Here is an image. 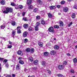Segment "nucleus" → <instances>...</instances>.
Here are the masks:
<instances>
[{
	"instance_id": "1",
	"label": "nucleus",
	"mask_w": 77,
	"mask_h": 77,
	"mask_svg": "<svg viewBox=\"0 0 77 77\" xmlns=\"http://www.w3.org/2000/svg\"><path fill=\"white\" fill-rule=\"evenodd\" d=\"M48 30L50 32H52V33L54 32V29L52 26L50 27L49 28Z\"/></svg>"
},
{
	"instance_id": "2",
	"label": "nucleus",
	"mask_w": 77,
	"mask_h": 77,
	"mask_svg": "<svg viewBox=\"0 0 77 77\" xmlns=\"http://www.w3.org/2000/svg\"><path fill=\"white\" fill-rule=\"evenodd\" d=\"M7 10H8V12L10 13H12V12H13V9L12 8L7 7Z\"/></svg>"
},
{
	"instance_id": "3",
	"label": "nucleus",
	"mask_w": 77,
	"mask_h": 77,
	"mask_svg": "<svg viewBox=\"0 0 77 77\" xmlns=\"http://www.w3.org/2000/svg\"><path fill=\"white\" fill-rule=\"evenodd\" d=\"M32 2V0H27L26 2V4H27V6H30L31 5Z\"/></svg>"
},
{
	"instance_id": "4",
	"label": "nucleus",
	"mask_w": 77,
	"mask_h": 77,
	"mask_svg": "<svg viewBox=\"0 0 77 77\" xmlns=\"http://www.w3.org/2000/svg\"><path fill=\"white\" fill-rule=\"evenodd\" d=\"M20 28H21V27L20 26H18L17 27V33L20 34L21 33V30H20Z\"/></svg>"
},
{
	"instance_id": "5",
	"label": "nucleus",
	"mask_w": 77,
	"mask_h": 77,
	"mask_svg": "<svg viewBox=\"0 0 77 77\" xmlns=\"http://www.w3.org/2000/svg\"><path fill=\"white\" fill-rule=\"evenodd\" d=\"M16 69L17 70H20L21 69V66L20 64H18L16 66Z\"/></svg>"
},
{
	"instance_id": "6",
	"label": "nucleus",
	"mask_w": 77,
	"mask_h": 77,
	"mask_svg": "<svg viewBox=\"0 0 77 77\" xmlns=\"http://www.w3.org/2000/svg\"><path fill=\"white\" fill-rule=\"evenodd\" d=\"M28 34V33L27 32V31H25L23 32V37H26Z\"/></svg>"
},
{
	"instance_id": "7",
	"label": "nucleus",
	"mask_w": 77,
	"mask_h": 77,
	"mask_svg": "<svg viewBox=\"0 0 77 77\" xmlns=\"http://www.w3.org/2000/svg\"><path fill=\"white\" fill-rule=\"evenodd\" d=\"M15 33H16V31L15 30H13V31L12 32V36L14 38V36L15 35Z\"/></svg>"
},
{
	"instance_id": "8",
	"label": "nucleus",
	"mask_w": 77,
	"mask_h": 77,
	"mask_svg": "<svg viewBox=\"0 0 77 77\" xmlns=\"http://www.w3.org/2000/svg\"><path fill=\"white\" fill-rule=\"evenodd\" d=\"M58 68L59 69H63V66L61 65H59L58 66Z\"/></svg>"
},
{
	"instance_id": "9",
	"label": "nucleus",
	"mask_w": 77,
	"mask_h": 77,
	"mask_svg": "<svg viewBox=\"0 0 77 77\" xmlns=\"http://www.w3.org/2000/svg\"><path fill=\"white\" fill-rule=\"evenodd\" d=\"M28 9L29 10H33V6L32 5H30L28 7Z\"/></svg>"
},
{
	"instance_id": "10",
	"label": "nucleus",
	"mask_w": 77,
	"mask_h": 77,
	"mask_svg": "<svg viewBox=\"0 0 77 77\" xmlns=\"http://www.w3.org/2000/svg\"><path fill=\"white\" fill-rule=\"evenodd\" d=\"M63 11L65 12H66L68 11V8L67 7L64 8L63 9Z\"/></svg>"
},
{
	"instance_id": "11",
	"label": "nucleus",
	"mask_w": 77,
	"mask_h": 77,
	"mask_svg": "<svg viewBox=\"0 0 77 77\" xmlns=\"http://www.w3.org/2000/svg\"><path fill=\"white\" fill-rule=\"evenodd\" d=\"M28 60L30 62H33V58L32 57H29L28 58Z\"/></svg>"
},
{
	"instance_id": "12",
	"label": "nucleus",
	"mask_w": 77,
	"mask_h": 77,
	"mask_svg": "<svg viewBox=\"0 0 77 77\" xmlns=\"http://www.w3.org/2000/svg\"><path fill=\"white\" fill-rule=\"evenodd\" d=\"M28 30L29 32H31V31H32L33 30V28L31 26H30L29 27Z\"/></svg>"
},
{
	"instance_id": "13",
	"label": "nucleus",
	"mask_w": 77,
	"mask_h": 77,
	"mask_svg": "<svg viewBox=\"0 0 77 77\" xmlns=\"http://www.w3.org/2000/svg\"><path fill=\"white\" fill-rule=\"evenodd\" d=\"M48 15L49 18H53V15L51 13H48Z\"/></svg>"
},
{
	"instance_id": "14",
	"label": "nucleus",
	"mask_w": 77,
	"mask_h": 77,
	"mask_svg": "<svg viewBox=\"0 0 77 77\" xmlns=\"http://www.w3.org/2000/svg\"><path fill=\"white\" fill-rule=\"evenodd\" d=\"M50 54L52 55H54L56 54L55 51H50Z\"/></svg>"
},
{
	"instance_id": "15",
	"label": "nucleus",
	"mask_w": 77,
	"mask_h": 77,
	"mask_svg": "<svg viewBox=\"0 0 77 77\" xmlns=\"http://www.w3.org/2000/svg\"><path fill=\"white\" fill-rule=\"evenodd\" d=\"M17 54L18 55H20V56H22L23 55L22 52L21 51H18L17 52Z\"/></svg>"
},
{
	"instance_id": "16",
	"label": "nucleus",
	"mask_w": 77,
	"mask_h": 77,
	"mask_svg": "<svg viewBox=\"0 0 77 77\" xmlns=\"http://www.w3.org/2000/svg\"><path fill=\"white\" fill-rule=\"evenodd\" d=\"M59 23L60 24V26H63V23L62 21H60V22Z\"/></svg>"
},
{
	"instance_id": "17",
	"label": "nucleus",
	"mask_w": 77,
	"mask_h": 77,
	"mask_svg": "<svg viewBox=\"0 0 77 77\" xmlns=\"http://www.w3.org/2000/svg\"><path fill=\"white\" fill-rule=\"evenodd\" d=\"M38 45L40 46V47H42L43 46V43L41 42H38Z\"/></svg>"
},
{
	"instance_id": "18",
	"label": "nucleus",
	"mask_w": 77,
	"mask_h": 77,
	"mask_svg": "<svg viewBox=\"0 0 77 77\" xmlns=\"http://www.w3.org/2000/svg\"><path fill=\"white\" fill-rule=\"evenodd\" d=\"M50 9L53 10V9H56V6H52L50 7Z\"/></svg>"
},
{
	"instance_id": "19",
	"label": "nucleus",
	"mask_w": 77,
	"mask_h": 77,
	"mask_svg": "<svg viewBox=\"0 0 77 77\" xmlns=\"http://www.w3.org/2000/svg\"><path fill=\"white\" fill-rule=\"evenodd\" d=\"M30 50H31V49H30V48H27L26 49V51L28 53H29V52H30Z\"/></svg>"
},
{
	"instance_id": "20",
	"label": "nucleus",
	"mask_w": 77,
	"mask_h": 77,
	"mask_svg": "<svg viewBox=\"0 0 77 77\" xmlns=\"http://www.w3.org/2000/svg\"><path fill=\"white\" fill-rule=\"evenodd\" d=\"M29 25L27 24H25L23 25V27L25 29H27L28 28Z\"/></svg>"
},
{
	"instance_id": "21",
	"label": "nucleus",
	"mask_w": 77,
	"mask_h": 77,
	"mask_svg": "<svg viewBox=\"0 0 77 77\" xmlns=\"http://www.w3.org/2000/svg\"><path fill=\"white\" fill-rule=\"evenodd\" d=\"M49 54V53L47 52H45L44 53V55L45 56H47Z\"/></svg>"
},
{
	"instance_id": "22",
	"label": "nucleus",
	"mask_w": 77,
	"mask_h": 77,
	"mask_svg": "<svg viewBox=\"0 0 77 77\" xmlns=\"http://www.w3.org/2000/svg\"><path fill=\"white\" fill-rule=\"evenodd\" d=\"M72 18H75V14L74 13H72Z\"/></svg>"
},
{
	"instance_id": "23",
	"label": "nucleus",
	"mask_w": 77,
	"mask_h": 77,
	"mask_svg": "<svg viewBox=\"0 0 77 77\" xmlns=\"http://www.w3.org/2000/svg\"><path fill=\"white\" fill-rule=\"evenodd\" d=\"M0 3L1 4H2V5H3L5 4V1L4 0H2L1 1Z\"/></svg>"
},
{
	"instance_id": "24",
	"label": "nucleus",
	"mask_w": 77,
	"mask_h": 77,
	"mask_svg": "<svg viewBox=\"0 0 77 77\" xmlns=\"http://www.w3.org/2000/svg\"><path fill=\"white\" fill-rule=\"evenodd\" d=\"M3 13H5V14H8V13H9L8 10H7V8H6V10L3 11Z\"/></svg>"
},
{
	"instance_id": "25",
	"label": "nucleus",
	"mask_w": 77,
	"mask_h": 77,
	"mask_svg": "<svg viewBox=\"0 0 77 77\" xmlns=\"http://www.w3.org/2000/svg\"><path fill=\"white\" fill-rule=\"evenodd\" d=\"M19 63H20V64H21V65H23V64H24V61H22V60H20L19 61Z\"/></svg>"
},
{
	"instance_id": "26",
	"label": "nucleus",
	"mask_w": 77,
	"mask_h": 77,
	"mask_svg": "<svg viewBox=\"0 0 77 77\" xmlns=\"http://www.w3.org/2000/svg\"><path fill=\"white\" fill-rule=\"evenodd\" d=\"M16 24V23L15 21H13L11 22V25H12V26H15Z\"/></svg>"
},
{
	"instance_id": "27",
	"label": "nucleus",
	"mask_w": 77,
	"mask_h": 77,
	"mask_svg": "<svg viewBox=\"0 0 77 77\" xmlns=\"http://www.w3.org/2000/svg\"><path fill=\"white\" fill-rule=\"evenodd\" d=\"M23 20L25 21H28V19L26 17H23Z\"/></svg>"
},
{
	"instance_id": "28",
	"label": "nucleus",
	"mask_w": 77,
	"mask_h": 77,
	"mask_svg": "<svg viewBox=\"0 0 77 77\" xmlns=\"http://www.w3.org/2000/svg\"><path fill=\"white\" fill-rule=\"evenodd\" d=\"M59 46L57 45H56L55 46H54V49H56V50H58V49H59Z\"/></svg>"
},
{
	"instance_id": "29",
	"label": "nucleus",
	"mask_w": 77,
	"mask_h": 77,
	"mask_svg": "<svg viewBox=\"0 0 77 77\" xmlns=\"http://www.w3.org/2000/svg\"><path fill=\"white\" fill-rule=\"evenodd\" d=\"M37 3H39V5H41L42 4V2L41 0H37Z\"/></svg>"
},
{
	"instance_id": "30",
	"label": "nucleus",
	"mask_w": 77,
	"mask_h": 77,
	"mask_svg": "<svg viewBox=\"0 0 77 77\" xmlns=\"http://www.w3.org/2000/svg\"><path fill=\"white\" fill-rule=\"evenodd\" d=\"M41 19V17L39 16H37L36 17V20H40Z\"/></svg>"
},
{
	"instance_id": "31",
	"label": "nucleus",
	"mask_w": 77,
	"mask_h": 77,
	"mask_svg": "<svg viewBox=\"0 0 77 77\" xmlns=\"http://www.w3.org/2000/svg\"><path fill=\"white\" fill-rule=\"evenodd\" d=\"M0 27L1 29H4L5 28V26L2 25Z\"/></svg>"
},
{
	"instance_id": "32",
	"label": "nucleus",
	"mask_w": 77,
	"mask_h": 77,
	"mask_svg": "<svg viewBox=\"0 0 77 77\" xmlns=\"http://www.w3.org/2000/svg\"><path fill=\"white\" fill-rule=\"evenodd\" d=\"M38 9L37 8H35L34 9L33 12H34L35 13L36 12H38Z\"/></svg>"
},
{
	"instance_id": "33",
	"label": "nucleus",
	"mask_w": 77,
	"mask_h": 77,
	"mask_svg": "<svg viewBox=\"0 0 77 77\" xmlns=\"http://www.w3.org/2000/svg\"><path fill=\"white\" fill-rule=\"evenodd\" d=\"M77 62V59L76 58H75L73 59V62H74V63H76Z\"/></svg>"
},
{
	"instance_id": "34",
	"label": "nucleus",
	"mask_w": 77,
	"mask_h": 77,
	"mask_svg": "<svg viewBox=\"0 0 77 77\" xmlns=\"http://www.w3.org/2000/svg\"><path fill=\"white\" fill-rule=\"evenodd\" d=\"M54 27L55 29H59V26L58 25H55L54 26Z\"/></svg>"
},
{
	"instance_id": "35",
	"label": "nucleus",
	"mask_w": 77,
	"mask_h": 77,
	"mask_svg": "<svg viewBox=\"0 0 77 77\" xmlns=\"http://www.w3.org/2000/svg\"><path fill=\"white\" fill-rule=\"evenodd\" d=\"M24 43H27L28 42V39L27 38L25 39L24 40Z\"/></svg>"
},
{
	"instance_id": "36",
	"label": "nucleus",
	"mask_w": 77,
	"mask_h": 77,
	"mask_svg": "<svg viewBox=\"0 0 77 77\" xmlns=\"http://www.w3.org/2000/svg\"><path fill=\"white\" fill-rule=\"evenodd\" d=\"M41 23L42 24H45V22L43 20L41 21Z\"/></svg>"
},
{
	"instance_id": "37",
	"label": "nucleus",
	"mask_w": 77,
	"mask_h": 77,
	"mask_svg": "<svg viewBox=\"0 0 77 77\" xmlns=\"http://www.w3.org/2000/svg\"><path fill=\"white\" fill-rule=\"evenodd\" d=\"M35 30L36 31L39 30V27H38V26H36L35 27Z\"/></svg>"
},
{
	"instance_id": "38",
	"label": "nucleus",
	"mask_w": 77,
	"mask_h": 77,
	"mask_svg": "<svg viewBox=\"0 0 77 77\" xmlns=\"http://www.w3.org/2000/svg\"><path fill=\"white\" fill-rule=\"evenodd\" d=\"M19 8L20 9H22V8H23V6L21 5H20L19 6Z\"/></svg>"
},
{
	"instance_id": "39",
	"label": "nucleus",
	"mask_w": 77,
	"mask_h": 77,
	"mask_svg": "<svg viewBox=\"0 0 77 77\" xmlns=\"http://www.w3.org/2000/svg\"><path fill=\"white\" fill-rule=\"evenodd\" d=\"M70 72L72 74H74V69H71Z\"/></svg>"
},
{
	"instance_id": "40",
	"label": "nucleus",
	"mask_w": 77,
	"mask_h": 77,
	"mask_svg": "<svg viewBox=\"0 0 77 77\" xmlns=\"http://www.w3.org/2000/svg\"><path fill=\"white\" fill-rule=\"evenodd\" d=\"M8 60L7 59L4 60L3 61V63L4 64H5V63H6V62H8Z\"/></svg>"
},
{
	"instance_id": "41",
	"label": "nucleus",
	"mask_w": 77,
	"mask_h": 77,
	"mask_svg": "<svg viewBox=\"0 0 77 77\" xmlns=\"http://www.w3.org/2000/svg\"><path fill=\"white\" fill-rule=\"evenodd\" d=\"M38 62V60H35L34 61V63L35 65H36Z\"/></svg>"
},
{
	"instance_id": "42",
	"label": "nucleus",
	"mask_w": 77,
	"mask_h": 77,
	"mask_svg": "<svg viewBox=\"0 0 77 77\" xmlns=\"http://www.w3.org/2000/svg\"><path fill=\"white\" fill-rule=\"evenodd\" d=\"M47 72H48L49 74H51V71L48 70V69H47Z\"/></svg>"
},
{
	"instance_id": "43",
	"label": "nucleus",
	"mask_w": 77,
	"mask_h": 77,
	"mask_svg": "<svg viewBox=\"0 0 77 77\" xmlns=\"http://www.w3.org/2000/svg\"><path fill=\"white\" fill-rule=\"evenodd\" d=\"M12 46L11 45H8L7 47H8V48H12Z\"/></svg>"
},
{
	"instance_id": "44",
	"label": "nucleus",
	"mask_w": 77,
	"mask_h": 77,
	"mask_svg": "<svg viewBox=\"0 0 77 77\" xmlns=\"http://www.w3.org/2000/svg\"><path fill=\"white\" fill-rule=\"evenodd\" d=\"M34 48H32L31 49V53H33L34 52Z\"/></svg>"
},
{
	"instance_id": "45",
	"label": "nucleus",
	"mask_w": 77,
	"mask_h": 77,
	"mask_svg": "<svg viewBox=\"0 0 77 77\" xmlns=\"http://www.w3.org/2000/svg\"><path fill=\"white\" fill-rule=\"evenodd\" d=\"M57 76L59 77H62L63 75L60 74H57Z\"/></svg>"
},
{
	"instance_id": "46",
	"label": "nucleus",
	"mask_w": 77,
	"mask_h": 77,
	"mask_svg": "<svg viewBox=\"0 0 77 77\" xmlns=\"http://www.w3.org/2000/svg\"><path fill=\"white\" fill-rule=\"evenodd\" d=\"M15 5V4L14 2H11V6H14Z\"/></svg>"
},
{
	"instance_id": "47",
	"label": "nucleus",
	"mask_w": 77,
	"mask_h": 77,
	"mask_svg": "<svg viewBox=\"0 0 77 77\" xmlns=\"http://www.w3.org/2000/svg\"><path fill=\"white\" fill-rule=\"evenodd\" d=\"M41 24L39 22H37L36 23V26H39V25H40Z\"/></svg>"
},
{
	"instance_id": "48",
	"label": "nucleus",
	"mask_w": 77,
	"mask_h": 77,
	"mask_svg": "<svg viewBox=\"0 0 77 77\" xmlns=\"http://www.w3.org/2000/svg\"><path fill=\"white\" fill-rule=\"evenodd\" d=\"M9 64L8 63H7L5 64V67L6 68H8L9 67Z\"/></svg>"
},
{
	"instance_id": "49",
	"label": "nucleus",
	"mask_w": 77,
	"mask_h": 77,
	"mask_svg": "<svg viewBox=\"0 0 77 77\" xmlns=\"http://www.w3.org/2000/svg\"><path fill=\"white\" fill-rule=\"evenodd\" d=\"M72 24V22H71L68 25V27H70Z\"/></svg>"
},
{
	"instance_id": "50",
	"label": "nucleus",
	"mask_w": 77,
	"mask_h": 77,
	"mask_svg": "<svg viewBox=\"0 0 77 77\" xmlns=\"http://www.w3.org/2000/svg\"><path fill=\"white\" fill-rule=\"evenodd\" d=\"M14 6H15V8L16 9H18V5H17L15 4V5Z\"/></svg>"
},
{
	"instance_id": "51",
	"label": "nucleus",
	"mask_w": 77,
	"mask_h": 77,
	"mask_svg": "<svg viewBox=\"0 0 77 77\" xmlns=\"http://www.w3.org/2000/svg\"><path fill=\"white\" fill-rule=\"evenodd\" d=\"M42 65H45V61H42Z\"/></svg>"
},
{
	"instance_id": "52",
	"label": "nucleus",
	"mask_w": 77,
	"mask_h": 77,
	"mask_svg": "<svg viewBox=\"0 0 77 77\" xmlns=\"http://www.w3.org/2000/svg\"><path fill=\"white\" fill-rule=\"evenodd\" d=\"M3 60H4V58H0V61L1 62H3Z\"/></svg>"
},
{
	"instance_id": "53",
	"label": "nucleus",
	"mask_w": 77,
	"mask_h": 77,
	"mask_svg": "<svg viewBox=\"0 0 77 77\" xmlns=\"http://www.w3.org/2000/svg\"><path fill=\"white\" fill-rule=\"evenodd\" d=\"M64 65H66V63H67V62L66 61H64L63 62Z\"/></svg>"
},
{
	"instance_id": "54",
	"label": "nucleus",
	"mask_w": 77,
	"mask_h": 77,
	"mask_svg": "<svg viewBox=\"0 0 77 77\" xmlns=\"http://www.w3.org/2000/svg\"><path fill=\"white\" fill-rule=\"evenodd\" d=\"M61 4L62 5H63L64 4H65V1H61Z\"/></svg>"
},
{
	"instance_id": "55",
	"label": "nucleus",
	"mask_w": 77,
	"mask_h": 77,
	"mask_svg": "<svg viewBox=\"0 0 77 77\" xmlns=\"http://www.w3.org/2000/svg\"><path fill=\"white\" fill-rule=\"evenodd\" d=\"M33 69L34 70H37V67H35Z\"/></svg>"
},
{
	"instance_id": "56",
	"label": "nucleus",
	"mask_w": 77,
	"mask_h": 77,
	"mask_svg": "<svg viewBox=\"0 0 77 77\" xmlns=\"http://www.w3.org/2000/svg\"><path fill=\"white\" fill-rule=\"evenodd\" d=\"M25 12H23L22 13V16H23V17H24V15H25Z\"/></svg>"
},
{
	"instance_id": "57",
	"label": "nucleus",
	"mask_w": 77,
	"mask_h": 77,
	"mask_svg": "<svg viewBox=\"0 0 77 77\" xmlns=\"http://www.w3.org/2000/svg\"><path fill=\"white\" fill-rule=\"evenodd\" d=\"M74 8H75V9H77V5H74Z\"/></svg>"
},
{
	"instance_id": "58",
	"label": "nucleus",
	"mask_w": 77,
	"mask_h": 77,
	"mask_svg": "<svg viewBox=\"0 0 77 77\" xmlns=\"http://www.w3.org/2000/svg\"><path fill=\"white\" fill-rule=\"evenodd\" d=\"M1 66H2V65H1V64L0 63V72H1L2 71V68H1Z\"/></svg>"
},
{
	"instance_id": "59",
	"label": "nucleus",
	"mask_w": 77,
	"mask_h": 77,
	"mask_svg": "<svg viewBox=\"0 0 77 77\" xmlns=\"http://www.w3.org/2000/svg\"><path fill=\"white\" fill-rule=\"evenodd\" d=\"M21 59H22V57H19L18 58V60H21Z\"/></svg>"
},
{
	"instance_id": "60",
	"label": "nucleus",
	"mask_w": 77,
	"mask_h": 77,
	"mask_svg": "<svg viewBox=\"0 0 77 77\" xmlns=\"http://www.w3.org/2000/svg\"><path fill=\"white\" fill-rule=\"evenodd\" d=\"M6 77H11V75H7Z\"/></svg>"
},
{
	"instance_id": "61",
	"label": "nucleus",
	"mask_w": 77,
	"mask_h": 77,
	"mask_svg": "<svg viewBox=\"0 0 77 77\" xmlns=\"http://www.w3.org/2000/svg\"><path fill=\"white\" fill-rule=\"evenodd\" d=\"M57 7L58 8H59L60 7V5H57Z\"/></svg>"
},
{
	"instance_id": "62",
	"label": "nucleus",
	"mask_w": 77,
	"mask_h": 77,
	"mask_svg": "<svg viewBox=\"0 0 77 77\" xmlns=\"http://www.w3.org/2000/svg\"><path fill=\"white\" fill-rule=\"evenodd\" d=\"M67 56H71V54H70L69 53H68V54H67Z\"/></svg>"
},
{
	"instance_id": "63",
	"label": "nucleus",
	"mask_w": 77,
	"mask_h": 77,
	"mask_svg": "<svg viewBox=\"0 0 77 77\" xmlns=\"http://www.w3.org/2000/svg\"><path fill=\"white\" fill-rule=\"evenodd\" d=\"M12 76L13 77H15V75L14 74H12Z\"/></svg>"
},
{
	"instance_id": "64",
	"label": "nucleus",
	"mask_w": 77,
	"mask_h": 77,
	"mask_svg": "<svg viewBox=\"0 0 77 77\" xmlns=\"http://www.w3.org/2000/svg\"><path fill=\"white\" fill-rule=\"evenodd\" d=\"M9 44L10 45H11V44H12V42H11V41H9Z\"/></svg>"
}]
</instances>
